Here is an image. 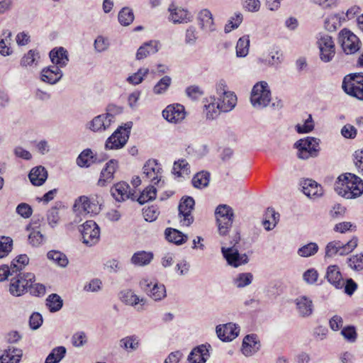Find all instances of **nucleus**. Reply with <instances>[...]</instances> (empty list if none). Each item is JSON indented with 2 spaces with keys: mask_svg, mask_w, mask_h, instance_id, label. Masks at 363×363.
Wrapping results in <instances>:
<instances>
[{
  "mask_svg": "<svg viewBox=\"0 0 363 363\" xmlns=\"http://www.w3.org/2000/svg\"><path fill=\"white\" fill-rule=\"evenodd\" d=\"M140 289L155 301H161L166 296L164 284L152 282L147 279H143L139 283Z\"/></svg>",
  "mask_w": 363,
  "mask_h": 363,
  "instance_id": "f8f14e48",
  "label": "nucleus"
},
{
  "mask_svg": "<svg viewBox=\"0 0 363 363\" xmlns=\"http://www.w3.org/2000/svg\"><path fill=\"white\" fill-rule=\"evenodd\" d=\"M340 43L343 51L346 54H353L360 48L359 38L351 31L344 29L340 33Z\"/></svg>",
  "mask_w": 363,
  "mask_h": 363,
  "instance_id": "4468645a",
  "label": "nucleus"
},
{
  "mask_svg": "<svg viewBox=\"0 0 363 363\" xmlns=\"http://www.w3.org/2000/svg\"><path fill=\"white\" fill-rule=\"evenodd\" d=\"M47 220L48 224L54 228L60 220L59 211L56 207L51 208L47 213Z\"/></svg>",
  "mask_w": 363,
  "mask_h": 363,
  "instance_id": "774afa93",
  "label": "nucleus"
},
{
  "mask_svg": "<svg viewBox=\"0 0 363 363\" xmlns=\"http://www.w3.org/2000/svg\"><path fill=\"white\" fill-rule=\"evenodd\" d=\"M342 87L347 94L363 100V74L354 73L347 75L343 79Z\"/></svg>",
  "mask_w": 363,
  "mask_h": 363,
  "instance_id": "39448f33",
  "label": "nucleus"
},
{
  "mask_svg": "<svg viewBox=\"0 0 363 363\" xmlns=\"http://www.w3.org/2000/svg\"><path fill=\"white\" fill-rule=\"evenodd\" d=\"M132 127V121L127 122L123 125L119 126L106 140L105 143L106 149L118 150L123 147L129 139Z\"/></svg>",
  "mask_w": 363,
  "mask_h": 363,
  "instance_id": "7ed1b4c3",
  "label": "nucleus"
},
{
  "mask_svg": "<svg viewBox=\"0 0 363 363\" xmlns=\"http://www.w3.org/2000/svg\"><path fill=\"white\" fill-rule=\"evenodd\" d=\"M114 116L111 113L101 114L96 116L91 122L89 128L94 131H103L109 128Z\"/></svg>",
  "mask_w": 363,
  "mask_h": 363,
  "instance_id": "412c9836",
  "label": "nucleus"
},
{
  "mask_svg": "<svg viewBox=\"0 0 363 363\" xmlns=\"http://www.w3.org/2000/svg\"><path fill=\"white\" fill-rule=\"evenodd\" d=\"M357 246V238H353L347 243L334 240L330 242L325 247V256L333 257L336 255H345L351 252Z\"/></svg>",
  "mask_w": 363,
  "mask_h": 363,
  "instance_id": "1a4fd4ad",
  "label": "nucleus"
},
{
  "mask_svg": "<svg viewBox=\"0 0 363 363\" xmlns=\"http://www.w3.org/2000/svg\"><path fill=\"white\" fill-rule=\"evenodd\" d=\"M47 257L49 259L52 260L57 265L65 267L68 264V259L67 256L57 250H51L48 252Z\"/></svg>",
  "mask_w": 363,
  "mask_h": 363,
  "instance_id": "37998d69",
  "label": "nucleus"
},
{
  "mask_svg": "<svg viewBox=\"0 0 363 363\" xmlns=\"http://www.w3.org/2000/svg\"><path fill=\"white\" fill-rule=\"evenodd\" d=\"M31 281H35L33 273L18 274L11 279L9 291L13 296H20L28 291Z\"/></svg>",
  "mask_w": 363,
  "mask_h": 363,
  "instance_id": "6e6552de",
  "label": "nucleus"
},
{
  "mask_svg": "<svg viewBox=\"0 0 363 363\" xmlns=\"http://www.w3.org/2000/svg\"><path fill=\"white\" fill-rule=\"evenodd\" d=\"M143 179H147L154 184H159L161 182L162 169L157 160H148L143 166Z\"/></svg>",
  "mask_w": 363,
  "mask_h": 363,
  "instance_id": "2eb2a0df",
  "label": "nucleus"
},
{
  "mask_svg": "<svg viewBox=\"0 0 363 363\" xmlns=\"http://www.w3.org/2000/svg\"><path fill=\"white\" fill-rule=\"evenodd\" d=\"M206 100L207 104L204 105V111L206 118L212 120L217 118L220 112L228 111L223 109V104H224V103L218 100L216 101L215 96H211Z\"/></svg>",
  "mask_w": 363,
  "mask_h": 363,
  "instance_id": "6ab92c4d",
  "label": "nucleus"
},
{
  "mask_svg": "<svg viewBox=\"0 0 363 363\" xmlns=\"http://www.w3.org/2000/svg\"><path fill=\"white\" fill-rule=\"evenodd\" d=\"M317 45L320 50V58L325 62L332 60L335 54V43L331 36L323 34L318 38Z\"/></svg>",
  "mask_w": 363,
  "mask_h": 363,
  "instance_id": "9b49d317",
  "label": "nucleus"
},
{
  "mask_svg": "<svg viewBox=\"0 0 363 363\" xmlns=\"http://www.w3.org/2000/svg\"><path fill=\"white\" fill-rule=\"evenodd\" d=\"M93 152L90 149L83 150L77 158V164L81 167H88L91 164Z\"/></svg>",
  "mask_w": 363,
  "mask_h": 363,
  "instance_id": "09e8293b",
  "label": "nucleus"
},
{
  "mask_svg": "<svg viewBox=\"0 0 363 363\" xmlns=\"http://www.w3.org/2000/svg\"><path fill=\"white\" fill-rule=\"evenodd\" d=\"M252 278L251 273H240L235 279V284L238 288L245 287L251 284Z\"/></svg>",
  "mask_w": 363,
  "mask_h": 363,
  "instance_id": "13d9d810",
  "label": "nucleus"
},
{
  "mask_svg": "<svg viewBox=\"0 0 363 363\" xmlns=\"http://www.w3.org/2000/svg\"><path fill=\"white\" fill-rule=\"evenodd\" d=\"M172 83V79L169 76H164L154 86L152 91L155 94H164Z\"/></svg>",
  "mask_w": 363,
  "mask_h": 363,
  "instance_id": "49530a36",
  "label": "nucleus"
},
{
  "mask_svg": "<svg viewBox=\"0 0 363 363\" xmlns=\"http://www.w3.org/2000/svg\"><path fill=\"white\" fill-rule=\"evenodd\" d=\"M39 220L37 221L33 218L30 226L32 228V231L28 236V241L30 245L34 247H38L42 245L45 241V237L40 230H36L40 226L38 223Z\"/></svg>",
  "mask_w": 363,
  "mask_h": 363,
  "instance_id": "f704fd0d",
  "label": "nucleus"
},
{
  "mask_svg": "<svg viewBox=\"0 0 363 363\" xmlns=\"http://www.w3.org/2000/svg\"><path fill=\"white\" fill-rule=\"evenodd\" d=\"M340 26V17L338 14H331L325 20V28L329 31H335Z\"/></svg>",
  "mask_w": 363,
  "mask_h": 363,
  "instance_id": "864d4df0",
  "label": "nucleus"
},
{
  "mask_svg": "<svg viewBox=\"0 0 363 363\" xmlns=\"http://www.w3.org/2000/svg\"><path fill=\"white\" fill-rule=\"evenodd\" d=\"M260 344L255 334L246 335L242 341V352L245 356H251L259 350Z\"/></svg>",
  "mask_w": 363,
  "mask_h": 363,
  "instance_id": "b1692460",
  "label": "nucleus"
},
{
  "mask_svg": "<svg viewBox=\"0 0 363 363\" xmlns=\"http://www.w3.org/2000/svg\"><path fill=\"white\" fill-rule=\"evenodd\" d=\"M139 345L138 337L135 335L126 336L120 340V347L125 350H135Z\"/></svg>",
  "mask_w": 363,
  "mask_h": 363,
  "instance_id": "79ce46f5",
  "label": "nucleus"
},
{
  "mask_svg": "<svg viewBox=\"0 0 363 363\" xmlns=\"http://www.w3.org/2000/svg\"><path fill=\"white\" fill-rule=\"evenodd\" d=\"M160 43L157 40H150L141 45L136 53L137 60H143L148 55H153L159 50Z\"/></svg>",
  "mask_w": 363,
  "mask_h": 363,
  "instance_id": "473e14b6",
  "label": "nucleus"
},
{
  "mask_svg": "<svg viewBox=\"0 0 363 363\" xmlns=\"http://www.w3.org/2000/svg\"><path fill=\"white\" fill-rule=\"evenodd\" d=\"M186 96L191 100H197L203 94V91L199 86L193 85L186 89Z\"/></svg>",
  "mask_w": 363,
  "mask_h": 363,
  "instance_id": "680f3d73",
  "label": "nucleus"
},
{
  "mask_svg": "<svg viewBox=\"0 0 363 363\" xmlns=\"http://www.w3.org/2000/svg\"><path fill=\"white\" fill-rule=\"evenodd\" d=\"M335 190L342 197L355 199L363 193V181L354 174L345 173L338 177Z\"/></svg>",
  "mask_w": 363,
  "mask_h": 363,
  "instance_id": "f257e3e1",
  "label": "nucleus"
},
{
  "mask_svg": "<svg viewBox=\"0 0 363 363\" xmlns=\"http://www.w3.org/2000/svg\"><path fill=\"white\" fill-rule=\"evenodd\" d=\"M168 11L169 12V16L168 19L169 21L174 23H182V15H181V9L177 6L174 3H172L169 8Z\"/></svg>",
  "mask_w": 363,
  "mask_h": 363,
  "instance_id": "4d7b16f0",
  "label": "nucleus"
},
{
  "mask_svg": "<svg viewBox=\"0 0 363 363\" xmlns=\"http://www.w3.org/2000/svg\"><path fill=\"white\" fill-rule=\"evenodd\" d=\"M67 350L64 346H58L52 350L45 359V363H59L65 356Z\"/></svg>",
  "mask_w": 363,
  "mask_h": 363,
  "instance_id": "4c0bfd02",
  "label": "nucleus"
},
{
  "mask_svg": "<svg viewBox=\"0 0 363 363\" xmlns=\"http://www.w3.org/2000/svg\"><path fill=\"white\" fill-rule=\"evenodd\" d=\"M73 211L78 215H96L101 211V205L94 198L81 196L75 200Z\"/></svg>",
  "mask_w": 363,
  "mask_h": 363,
  "instance_id": "0eeeda50",
  "label": "nucleus"
},
{
  "mask_svg": "<svg viewBox=\"0 0 363 363\" xmlns=\"http://www.w3.org/2000/svg\"><path fill=\"white\" fill-rule=\"evenodd\" d=\"M118 168V162L116 160L113 159L106 162L100 173L97 185L104 187L111 183L114 179V174Z\"/></svg>",
  "mask_w": 363,
  "mask_h": 363,
  "instance_id": "f3484780",
  "label": "nucleus"
},
{
  "mask_svg": "<svg viewBox=\"0 0 363 363\" xmlns=\"http://www.w3.org/2000/svg\"><path fill=\"white\" fill-rule=\"evenodd\" d=\"M153 257L154 255L152 252L138 251L133 255L130 262L135 266H145L151 262Z\"/></svg>",
  "mask_w": 363,
  "mask_h": 363,
  "instance_id": "c9c22d12",
  "label": "nucleus"
},
{
  "mask_svg": "<svg viewBox=\"0 0 363 363\" xmlns=\"http://www.w3.org/2000/svg\"><path fill=\"white\" fill-rule=\"evenodd\" d=\"M165 239L177 245H182V233L172 228H167L164 231Z\"/></svg>",
  "mask_w": 363,
  "mask_h": 363,
  "instance_id": "de8ad7c7",
  "label": "nucleus"
},
{
  "mask_svg": "<svg viewBox=\"0 0 363 363\" xmlns=\"http://www.w3.org/2000/svg\"><path fill=\"white\" fill-rule=\"evenodd\" d=\"M81 227L83 242L86 245L91 247L99 242L100 228L94 220H87Z\"/></svg>",
  "mask_w": 363,
  "mask_h": 363,
  "instance_id": "9d476101",
  "label": "nucleus"
},
{
  "mask_svg": "<svg viewBox=\"0 0 363 363\" xmlns=\"http://www.w3.org/2000/svg\"><path fill=\"white\" fill-rule=\"evenodd\" d=\"M341 334L348 342H354L357 340V334L354 326L344 328L341 331Z\"/></svg>",
  "mask_w": 363,
  "mask_h": 363,
  "instance_id": "338daca9",
  "label": "nucleus"
},
{
  "mask_svg": "<svg viewBox=\"0 0 363 363\" xmlns=\"http://www.w3.org/2000/svg\"><path fill=\"white\" fill-rule=\"evenodd\" d=\"M111 193L117 201H123L130 196V186L124 182H118L111 189Z\"/></svg>",
  "mask_w": 363,
  "mask_h": 363,
  "instance_id": "c756f323",
  "label": "nucleus"
},
{
  "mask_svg": "<svg viewBox=\"0 0 363 363\" xmlns=\"http://www.w3.org/2000/svg\"><path fill=\"white\" fill-rule=\"evenodd\" d=\"M279 220V214L273 208H268L264 213L262 225L266 230L274 228Z\"/></svg>",
  "mask_w": 363,
  "mask_h": 363,
  "instance_id": "e433bc0d",
  "label": "nucleus"
},
{
  "mask_svg": "<svg viewBox=\"0 0 363 363\" xmlns=\"http://www.w3.org/2000/svg\"><path fill=\"white\" fill-rule=\"evenodd\" d=\"M121 299L125 304L130 306L136 305L139 303H143L144 299H140L139 296L135 294L131 290L123 291L121 293Z\"/></svg>",
  "mask_w": 363,
  "mask_h": 363,
  "instance_id": "c03bdc74",
  "label": "nucleus"
},
{
  "mask_svg": "<svg viewBox=\"0 0 363 363\" xmlns=\"http://www.w3.org/2000/svg\"><path fill=\"white\" fill-rule=\"evenodd\" d=\"M294 302L299 315L302 317H308L313 313V304L310 298L306 296H301L296 298Z\"/></svg>",
  "mask_w": 363,
  "mask_h": 363,
  "instance_id": "393cba45",
  "label": "nucleus"
},
{
  "mask_svg": "<svg viewBox=\"0 0 363 363\" xmlns=\"http://www.w3.org/2000/svg\"><path fill=\"white\" fill-rule=\"evenodd\" d=\"M301 186L304 194L310 198L319 197L323 194L322 186L312 179H305L301 183Z\"/></svg>",
  "mask_w": 363,
  "mask_h": 363,
  "instance_id": "bb28decb",
  "label": "nucleus"
},
{
  "mask_svg": "<svg viewBox=\"0 0 363 363\" xmlns=\"http://www.w3.org/2000/svg\"><path fill=\"white\" fill-rule=\"evenodd\" d=\"M23 352L21 349L9 347L0 355L1 363H18L22 357Z\"/></svg>",
  "mask_w": 363,
  "mask_h": 363,
  "instance_id": "2f4dec72",
  "label": "nucleus"
},
{
  "mask_svg": "<svg viewBox=\"0 0 363 363\" xmlns=\"http://www.w3.org/2000/svg\"><path fill=\"white\" fill-rule=\"evenodd\" d=\"M195 201L191 196H186L183 200V225H190L194 222L191 211L194 208Z\"/></svg>",
  "mask_w": 363,
  "mask_h": 363,
  "instance_id": "72a5a7b5",
  "label": "nucleus"
},
{
  "mask_svg": "<svg viewBox=\"0 0 363 363\" xmlns=\"http://www.w3.org/2000/svg\"><path fill=\"white\" fill-rule=\"evenodd\" d=\"M157 195L156 189L153 186H149L143 191L138 199L140 204H143L149 201L155 199Z\"/></svg>",
  "mask_w": 363,
  "mask_h": 363,
  "instance_id": "8fccbe9b",
  "label": "nucleus"
},
{
  "mask_svg": "<svg viewBox=\"0 0 363 363\" xmlns=\"http://www.w3.org/2000/svg\"><path fill=\"white\" fill-rule=\"evenodd\" d=\"M325 277L328 282L336 289H342L345 284L340 268L337 265H330L327 268Z\"/></svg>",
  "mask_w": 363,
  "mask_h": 363,
  "instance_id": "5701e85b",
  "label": "nucleus"
},
{
  "mask_svg": "<svg viewBox=\"0 0 363 363\" xmlns=\"http://www.w3.org/2000/svg\"><path fill=\"white\" fill-rule=\"evenodd\" d=\"M197 21L201 30L206 32H211L216 30L213 14L208 9H201L198 13Z\"/></svg>",
  "mask_w": 363,
  "mask_h": 363,
  "instance_id": "4be33fe9",
  "label": "nucleus"
},
{
  "mask_svg": "<svg viewBox=\"0 0 363 363\" xmlns=\"http://www.w3.org/2000/svg\"><path fill=\"white\" fill-rule=\"evenodd\" d=\"M209 356V351L207 346L201 345L191 350L187 358V361L189 363H205Z\"/></svg>",
  "mask_w": 363,
  "mask_h": 363,
  "instance_id": "a878e982",
  "label": "nucleus"
},
{
  "mask_svg": "<svg viewBox=\"0 0 363 363\" xmlns=\"http://www.w3.org/2000/svg\"><path fill=\"white\" fill-rule=\"evenodd\" d=\"M240 328L233 323L219 325L216 327V333L222 341H231L238 337Z\"/></svg>",
  "mask_w": 363,
  "mask_h": 363,
  "instance_id": "a211bd4d",
  "label": "nucleus"
},
{
  "mask_svg": "<svg viewBox=\"0 0 363 363\" xmlns=\"http://www.w3.org/2000/svg\"><path fill=\"white\" fill-rule=\"evenodd\" d=\"M46 306L50 312L55 313L59 311L62 308L63 306V301L57 294H52L49 295L46 299Z\"/></svg>",
  "mask_w": 363,
  "mask_h": 363,
  "instance_id": "ea45409f",
  "label": "nucleus"
},
{
  "mask_svg": "<svg viewBox=\"0 0 363 363\" xmlns=\"http://www.w3.org/2000/svg\"><path fill=\"white\" fill-rule=\"evenodd\" d=\"M348 266L353 270L363 269V254L356 255L347 259Z\"/></svg>",
  "mask_w": 363,
  "mask_h": 363,
  "instance_id": "6e6d98bb",
  "label": "nucleus"
},
{
  "mask_svg": "<svg viewBox=\"0 0 363 363\" xmlns=\"http://www.w3.org/2000/svg\"><path fill=\"white\" fill-rule=\"evenodd\" d=\"M28 178L33 185L41 186L48 178V172L43 166L35 167L30 170Z\"/></svg>",
  "mask_w": 363,
  "mask_h": 363,
  "instance_id": "7c9ffc66",
  "label": "nucleus"
},
{
  "mask_svg": "<svg viewBox=\"0 0 363 363\" xmlns=\"http://www.w3.org/2000/svg\"><path fill=\"white\" fill-rule=\"evenodd\" d=\"M29 262V258L26 255H20L11 262L12 272L17 273L23 269Z\"/></svg>",
  "mask_w": 363,
  "mask_h": 363,
  "instance_id": "603ef678",
  "label": "nucleus"
},
{
  "mask_svg": "<svg viewBox=\"0 0 363 363\" xmlns=\"http://www.w3.org/2000/svg\"><path fill=\"white\" fill-rule=\"evenodd\" d=\"M50 57L53 65L59 67L60 69L65 67L69 61L67 51L62 47L52 49L50 52Z\"/></svg>",
  "mask_w": 363,
  "mask_h": 363,
  "instance_id": "cd10ccee",
  "label": "nucleus"
},
{
  "mask_svg": "<svg viewBox=\"0 0 363 363\" xmlns=\"http://www.w3.org/2000/svg\"><path fill=\"white\" fill-rule=\"evenodd\" d=\"M216 93L219 96L218 100L224 103L223 108L225 111H231L237 104L236 95L227 90V85L224 80H220L216 86Z\"/></svg>",
  "mask_w": 363,
  "mask_h": 363,
  "instance_id": "ddd939ff",
  "label": "nucleus"
},
{
  "mask_svg": "<svg viewBox=\"0 0 363 363\" xmlns=\"http://www.w3.org/2000/svg\"><path fill=\"white\" fill-rule=\"evenodd\" d=\"M250 38L248 35L241 37L236 45V55L238 57H245L249 52Z\"/></svg>",
  "mask_w": 363,
  "mask_h": 363,
  "instance_id": "a19ab883",
  "label": "nucleus"
},
{
  "mask_svg": "<svg viewBox=\"0 0 363 363\" xmlns=\"http://www.w3.org/2000/svg\"><path fill=\"white\" fill-rule=\"evenodd\" d=\"M72 344L74 347H82L87 342V337L86 333L83 331L75 333L71 339Z\"/></svg>",
  "mask_w": 363,
  "mask_h": 363,
  "instance_id": "052dcab7",
  "label": "nucleus"
},
{
  "mask_svg": "<svg viewBox=\"0 0 363 363\" xmlns=\"http://www.w3.org/2000/svg\"><path fill=\"white\" fill-rule=\"evenodd\" d=\"M320 139L313 137H306L298 140L294 144L297 149V157L301 160H308L316 157L320 150Z\"/></svg>",
  "mask_w": 363,
  "mask_h": 363,
  "instance_id": "f03ea898",
  "label": "nucleus"
},
{
  "mask_svg": "<svg viewBox=\"0 0 363 363\" xmlns=\"http://www.w3.org/2000/svg\"><path fill=\"white\" fill-rule=\"evenodd\" d=\"M162 116L169 123H179L182 120V105L177 104L167 106L162 111Z\"/></svg>",
  "mask_w": 363,
  "mask_h": 363,
  "instance_id": "c85d7f7f",
  "label": "nucleus"
},
{
  "mask_svg": "<svg viewBox=\"0 0 363 363\" xmlns=\"http://www.w3.org/2000/svg\"><path fill=\"white\" fill-rule=\"evenodd\" d=\"M318 250V246L315 242H310L302 246L298 250V255L303 257L314 255Z\"/></svg>",
  "mask_w": 363,
  "mask_h": 363,
  "instance_id": "3c124183",
  "label": "nucleus"
},
{
  "mask_svg": "<svg viewBox=\"0 0 363 363\" xmlns=\"http://www.w3.org/2000/svg\"><path fill=\"white\" fill-rule=\"evenodd\" d=\"M149 73V69L140 68L138 71L134 73L133 75L129 76L127 78V81L132 84L137 85L141 83L145 77Z\"/></svg>",
  "mask_w": 363,
  "mask_h": 363,
  "instance_id": "5fc2aeb1",
  "label": "nucleus"
},
{
  "mask_svg": "<svg viewBox=\"0 0 363 363\" xmlns=\"http://www.w3.org/2000/svg\"><path fill=\"white\" fill-rule=\"evenodd\" d=\"M210 181V174L206 171H201L194 175L192 179V184L194 187L201 189L207 186Z\"/></svg>",
  "mask_w": 363,
  "mask_h": 363,
  "instance_id": "58836bf2",
  "label": "nucleus"
},
{
  "mask_svg": "<svg viewBox=\"0 0 363 363\" xmlns=\"http://www.w3.org/2000/svg\"><path fill=\"white\" fill-rule=\"evenodd\" d=\"M118 21L122 26H128L134 20L133 11L128 7L123 8L118 13Z\"/></svg>",
  "mask_w": 363,
  "mask_h": 363,
  "instance_id": "a18cd8bd",
  "label": "nucleus"
},
{
  "mask_svg": "<svg viewBox=\"0 0 363 363\" xmlns=\"http://www.w3.org/2000/svg\"><path fill=\"white\" fill-rule=\"evenodd\" d=\"M270 101L271 91L268 84L262 81L255 84L250 96L252 105L256 108H262L266 107Z\"/></svg>",
  "mask_w": 363,
  "mask_h": 363,
  "instance_id": "20e7f679",
  "label": "nucleus"
},
{
  "mask_svg": "<svg viewBox=\"0 0 363 363\" xmlns=\"http://www.w3.org/2000/svg\"><path fill=\"white\" fill-rule=\"evenodd\" d=\"M313 128L314 123L311 115L308 116V118L305 121L303 125L298 124L296 126V129L298 133H308L311 132Z\"/></svg>",
  "mask_w": 363,
  "mask_h": 363,
  "instance_id": "0e129e2a",
  "label": "nucleus"
},
{
  "mask_svg": "<svg viewBox=\"0 0 363 363\" xmlns=\"http://www.w3.org/2000/svg\"><path fill=\"white\" fill-rule=\"evenodd\" d=\"M160 214L159 209L155 206H151L144 209L143 216L147 221L152 222L157 219Z\"/></svg>",
  "mask_w": 363,
  "mask_h": 363,
  "instance_id": "e2e57ef3",
  "label": "nucleus"
},
{
  "mask_svg": "<svg viewBox=\"0 0 363 363\" xmlns=\"http://www.w3.org/2000/svg\"><path fill=\"white\" fill-rule=\"evenodd\" d=\"M12 249V240L9 238L2 237L0 239V258L8 255Z\"/></svg>",
  "mask_w": 363,
  "mask_h": 363,
  "instance_id": "bf43d9fd",
  "label": "nucleus"
},
{
  "mask_svg": "<svg viewBox=\"0 0 363 363\" xmlns=\"http://www.w3.org/2000/svg\"><path fill=\"white\" fill-rule=\"evenodd\" d=\"M62 72L59 67L51 65L43 69L40 74V79L43 82L55 84L62 79Z\"/></svg>",
  "mask_w": 363,
  "mask_h": 363,
  "instance_id": "aec40b11",
  "label": "nucleus"
},
{
  "mask_svg": "<svg viewBox=\"0 0 363 363\" xmlns=\"http://www.w3.org/2000/svg\"><path fill=\"white\" fill-rule=\"evenodd\" d=\"M221 252L228 264L232 267H238L248 262L246 254H240L238 250L233 247H221Z\"/></svg>",
  "mask_w": 363,
  "mask_h": 363,
  "instance_id": "dca6fc26",
  "label": "nucleus"
},
{
  "mask_svg": "<svg viewBox=\"0 0 363 363\" xmlns=\"http://www.w3.org/2000/svg\"><path fill=\"white\" fill-rule=\"evenodd\" d=\"M218 232L220 235H225L233 221V210L225 204L219 205L215 211Z\"/></svg>",
  "mask_w": 363,
  "mask_h": 363,
  "instance_id": "423d86ee",
  "label": "nucleus"
},
{
  "mask_svg": "<svg viewBox=\"0 0 363 363\" xmlns=\"http://www.w3.org/2000/svg\"><path fill=\"white\" fill-rule=\"evenodd\" d=\"M242 21V16L241 13H235L234 16L231 17L228 23L225 26V33L230 32L233 29L236 28Z\"/></svg>",
  "mask_w": 363,
  "mask_h": 363,
  "instance_id": "69168bd1",
  "label": "nucleus"
}]
</instances>
